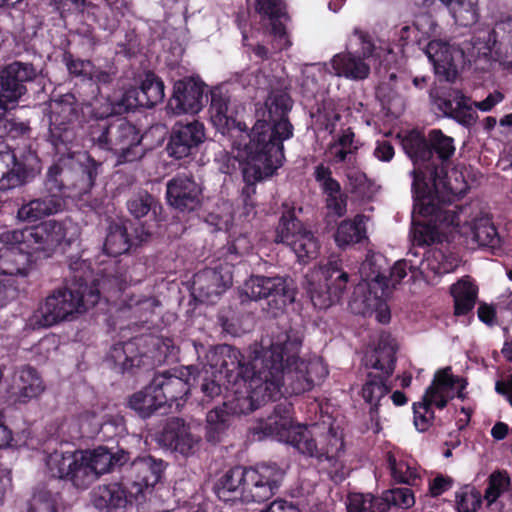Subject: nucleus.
I'll use <instances>...</instances> for the list:
<instances>
[{"label": "nucleus", "mask_w": 512, "mask_h": 512, "mask_svg": "<svg viewBox=\"0 0 512 512\" xmlns=\"http://www.w3.org/2000/svg\"><path fill=\"white\" fill-rule=\"evenodd\" d=\"M258 89L270 90L264 107L257 110V120L251 131L237 121L236 108L230 98L216 88L211 91L209 108L213 126L231 143L234 158L242 166L246 187L243 194L255 192V183L270 177L282 165L283 142L293 135V127L287 119L292 102L286 92L288 83L281 77H266L260 73L250 83Z\"/></svg>", "instance_id": "1"}, {"label": "nucleus", "mask_w": 512, "mask_h": 512, "mask_svg": "<svg viewBox=\"0 0 512 512\" xmlns=\"http://www.w3.org/2000/svg\"><path fill=\"white\" fill-rule=\"evenodd\" d=\"M428 138L429 144L421 133L410 131L402 139L403 149L414 164L411 175L415 200L411 224H423L420 218L426 219L438 213L445 215L441 224H458L461 221L460 214L470 218L464 224L490 221L488 209L480 202H474L470 207H461L459 211H456V207L444 211L439 208L438 204L444 200L445 192H454L445 179L443 165L454 155L455 145L452 137L438 129L431 130Z\"/></svg>", "instance_id": "2"}, {"label": "nucleus", "mask_w": 512, "mask_h": 512, "mask_svg": "<svg viewBox=\"0 0 512 512\" xmlns=\"http://www.w3.org/2000/svg\"><path fill=\"white\" fill-rule=\"evenodd\" d=\"M306 426H294L291 417V405L280 403L274 406L273 413L261 419L253 427V433L262 436H274L285 440L300 454L316 460L321 469L335 483L342 482L349 474L345 464V445L342 435L330 427L326 433L317 434Z\"/></svg>", "instance_id": "3"}, {"label": "nucleus", "mask_w": 512, "mask_h": 512, "mask_svg": "<svg viewBox=\"0 0 512 512\" xmlns=\"http://www.w3.org/2000/svg\"><path fill=\"white\" fill-rule=\"evenodd\" d=\"M302 332L285 323L279 327L268 348L255 353L256 359L271 356L267 363V382L277 386L275 400L285 395H299L322 384L329 371L320 357L299 358Z\"/></svg>", "instance_id": "4"}, {"label": "nucleus", "mask_w": 512, "mask_h": 512, "mask_svg": "<svg viewBox=\"0 0 512 512\" xmlns=\"http://www.w3.org/2000/svg\"><path fill=\"white\" fill-rule=\"evenodd\" d=\"M98 285L88 263L71 262L64 285L45 298L29 316L26 326L32 330L48 328L94 307L100 300Z\"/></svg>", "instance_id": "5"}, {"label": "nucleus", "mask_w": 512, "mask_h": 512, "mask_svg": "<svg viewBox=\"0 0 512 512\" xmlns=\"http://www.w3.org/2000/svg\"><path fill=\"white\" fill-rule=\"evenodd\" d=\"M360 45V52L350 50L335 54L329 63H315L306 65L303 71L305 80L303 86L314 94L316 83L314 77L319 74L323 79L326 76L344 77L352 81H362L368 78L371 71V62L382 63L391 50L387 44L371 37L361 30L354 28L352 37L348 40L347 48H352L353 43Z\"/></svg>", "instance_id": "6"}, {"label": "nucleus", "mask_w": 512, "mask_h": 512, "mask_svg": "<svg viewBox=\"0 0 512 512\" xmlns=\"http://www.w3.org/2000/svg\"><path fill=\"white\" fill-rule=\"evenodd\" d=\"M64 241V226H24L2 233L0 242V274L26 278L34 268L33 253L47 256Z\"/></svg>", "instance_id": "7"}, {"label": "nucleus", "mask_w": 512, "mask_h": 512, "mask_svg": "<svg viewBox=\"0 0 512 512\" xmlns=\"http://www.w3.org/2000/svg\"><path fill=\"white\" fill-rule=\"evenodd\" d=\"M271 356H264L263 359L253 357V374L250 378L243 380L246 388L245 394L235 393L232 400L223 402L207 413L206 417V440L211 443L220 442L222 435L229 426L231 415L248 414L259 408L269 400H275L277 386L267 382V363Z\"/></svg>", "instance_id": "8"}, {"label": "nucleus", "mask_w": 512, "mask_h": 512, "mask_svg": "<svg viewBox=\"0 0 512 512\" xmlns=\"http://www.w3.org/2000/svg\"><path fill=\"white\" fill-rule=\"evenodd\" d=\"M284 472L275 463H264L252 468L236 466L221 474L213 484V491L223 502H264L278 490Z\"/></svg>", "instance_id": "9"}, {"label": "nucleus", "mask_w": 512, "mask_h": 512, "mask_svg": "<svg viewBox=\"0 0 512 512\" xmlns=\"http://www.w3.org/2000/svg\"><path fill=\"white\" fill-rule=\"evenodd\" d=\"M463 378L454 376L451 367H445L435 373L431 385L426 389L421 401L413 404L414 425L420 432L428 430L434 420L432 405L438 409L447 406L454 397L464 398L463 390L466 387Z\"/></svg>", "instance_id": "10"}, {"label": "nucleus", "mask_w": 512, "mask_h": 512, "mask_svg": "<svg viewBox=\"0 0 512 512\" xmlns=\"http://www.w3.org/2000/svg\"><path fill=\"white\" fill-rule=\"evenodd\" d=\"M389 263L380 252L369 248L360 266L362 281L353 291V301L350 306L355 312H363L364 307L376 306L388 296Z\"/></svg>", "instance_id": "11"}, {"label": "nucleus", "mask_w": 512, "mask_h": 512, "mask_svg": "<svg viewBox=\"0 0 512 512\" xmlns=\"http://www.w3.org/2000/svg\"><path fill=\"white\" fill-rule=\"evenodd\" d=\"M349 275L339 258H330L322 267L307 273L302 283L314 307L326 309L337 303L346 289Z\"/></svg>", "instance_id": "12"}, {"label": "nucleus", "mask_w": 512, "mask_h": 512, "mask_svg": "<svg viewBox=\"0 0 512 512\" xmlns=\"http://www.w3.org/2000/svg\"><path fill=\"white\" fill-rule=\"evenodd\" d=\"M256 9L260 14L269 17L271 29L265 32L253 31L250 36L244 33V45L260 59H267L269 54L268 49L259 43L260 35L270 39L274 51L289 49L292 42L285 26L280 21L286 16L283 0H256Z\"/></svg>", "instance_id": "13"}, {"label": "nucleus", "mask_w": 512, "mask_h": 512, "mask_svg": "<svg viewBox=\"0 0 512 512\" xmlns=\"http://www.w3.org/2000/svg\"><path fill=\"white\" fill-rule=\"evenodd\" d=\"M97 128L101 133L96 137L93 132V140H96L101 148L117 155L118 163L132 162L142 157L141 136L135 126L125 119L117 118L108 126L98 124Z\"/></svg>", "instance_id": "14"}, {"label": "nucleus", "mask_w": 512, "mask_h": 512, "mask_svg": "<svg viewBox=\"0 0 512 512\" xmlns=\"http://www.w3.org/2000/svg\"><path fill=\"white\" fill-rule=\"evenodd\" d=\"M41 172L35 152L6 149L0 151V190L7 191L32 181Z\"/></svg>", "instance_id": "15"}, {"label": "nucleus", "mask_w": 512, "mask_h": 512, "mask_svg": "<svg viewBox=\"0 0 512 512\" xmlns=\"http://www.w3.org/2000/svg\"><path fill=\"white\" fill-rule=\"evenodd\" d=\"M207 365L211 374H216L229 384L237 385L253 374V359L246 363L240 350L229 344L211 347L206 353Z\"/></svg>", "instance_id": "16"}, {"label": "nucleus", "mask_w": 512, "mask_h": 512, "mask_svg": "<svg viewBox=\"0 0 512 512\" xmlns=\"http://www.w3.org/2000/svg\"><path fill=\"white\" fill-rule=\"evenodd\" d=\"M503 99L504 95L497 90L490 93L483 101L478 102L472 101L460 90H454L448 98L439 99L438 106L447 117L454 119L463 126L470 127L476 123L478 118L475 109L489 112Z\"/></svg>", "instance_id": "17"}, {"label": "nucleus", "mask_w": 512, "mask_h": 512, "mask_svg": "<svg viewBox=\"0 0 512 512\" xmlns=\"http://www.w3.org/2000/svg\"><path fill=\"white\" fill-rule=\"evenodd\" d=\"M164 84L162 80L152 72H147L141 79L140 90L135 88L127 90L118 102H109L103 111L96 112L97 118H105L115 113L118 109L132 110L141 107H153L164 99Z\"/></svg>", "instance_id": "18"}, {"label": "nucleus", "mask_w": 512, "mask_h": 512, "mask_svg": "<svg viewBox=\"0 0 512 512\" xmlns=\"http://www.w3.org/2000/svg\"><path fill=\"white\" fill-rule=\"evenodd\" d=\"M324 110L319 117L322 118L325 129L331 134H335L334 141L326 151L327 157L335 163L348 161L357 151L360 143L355 139V134L350 127H343V116L340 111L334 109L331 102L325 103Z\"/></svg>", "instance_id": "19"}, {"label": "nucleus", "mask_w": 512, "mask_h": 512, "mask_svg": "<svg viewBox=\"0 0 512 512\" xmlns=\"http://www.w3.org/2000/svg\"><path fill=\"white\" fill-rule=\"evenodd\" d=\"M83 467L78 478L85 483L86 488L96 481L101 475L113 471L117 467L126 464L129 453L120 448H107L99 446L93 450H82Z\"/></svg>", "instance_id": "20"}, {"label": "nucleus", "mask_w": 512, "mask_h": 512, "mask_svg": "<svg viewBox=\"0 0 512 512\" xmlns=\"http://www.w3.org/2000/svg\"><path fill=\"white\" fill-rule=\"evenodd\" d=\"M244 293L254 301L267 299L276 310H283L295 300L294 290L279 276H252L244 284Z\"/></svg>", "instance_id": "21"}, {"label": "nucleus", "mask_w": 512, "mask_h": 512, "mask_svg": "<svg viewBox=\"0 0 512 512\" xmlns=\"http://www.w3.org/2000/svg\"><path fill=\"white\" fill-rule=\"evenodd\" d=\"M49 132L54 145H67L74 139L72 123L77 118L76 100L74 95L65 94L59 99L51 100L47 105Z\"/></svg>", "instance_id": "22"}, {"label": "nucleus", "mask_w": 512, "mask_h": 512, "mask_svg": "<svg viewBox=\"0 0 512 512\" xmlns=\"http://www.w3.org/2000/svg\"><path fill=\"white\" fill-rule=\"evenodd\" d=\"M157 442L161 447L189 457L199 451L201 437L192 433L190 426L183 419L172 417L167 420L157 436Z\"/></svg>", "instance_id": "23"}, {"label": "nucleus", "mask_w": 512, "mask_h": 512, "mask_svg": "<svg viewBox=\"0 0 512 512\" xmlns=\"http://www.w3.org/2000/svg\"><path fill=\"white\" fill-rule=\"evenodd\" d=\"M232 282V266L224 263L196 273L193 279V289L201 301L214 303L232 285Z\"/></svg>", "instance_id": "24"}, {"label": "nucleus", "mask_w": 512, "mask_h": 512, "mask_svg": "<svg viewBox=\"0 0 512 512\" xmlns=\"http://www.w3.org/2000/svg\"><path fill=\"white\" fill-rule=\"evenodd\" d=\"M205 90L206 86L203 83L193 79L177 81L167 104L168 112L174 115L197 114L207 100Z\"/></svg>", "instance_id": "25"}, {"label": "nucleus", "mask_w": 512, "mask_h": 512, "mask_svg": "<svg viewBox=\"0 0 512 512\" xmlns=\"http://www.w3.org/2000/svg\"><path fill=\"white\" fill-rule=\"evenodd\" d=\"M167 464L152 455L136 457L129 465V478L132 480V488L135 489V498L144 496L160 482Z\"/></svg>", "instance_id": "26"}, {"label": "nucleus", "mask_w": 512, "mask_h": 512, "mask_svg": "<svg viewBox=\"0 0 512 512\" xmlns=\"http://www.w3.org/2000/svg\"><path fill=\"white\" fill-rule=\"evenodd\" d=\"M274 242L290 246L298 260L303 263L318 255V241L304 226H277Z\"/></svg>", "instance_id": "27"}, {"label": "nucleus", "mask_w": 512, "mask_h": 512, "mask_svg": "<svg viewBox=\"0 0 512 512\" xmlns=\"http://www.w3.org/2000/svg\"><path fill=\"white\" fill-rule=\"evenodd\" d=\"M82 450L59 451L55 450L46 458V466L50 475L54 478L70 481L78 489H85V483H81L78 474L83 467Z\"/></svg>", "instance_id": "28"}, {"label": "nucleus", "mask_w": 512, "mask_h": 512, "mask_svg": "<svg viewBox=\"0 0 512 512\" xmlns=\"http://www.w3.org/2000/svg\"><path fill=\"white\" fill-rule=\"evenodd\" d=\"M184 370L172 369L154 372L150 383L159 399L165 405L184 398L189 390L188 379Z\"/></svg>", "instance_id": "29"}, {"label": "nucleus", "mask_w": 512, "mask_h": 512, "mask_svg": "<svg viewBox=\"0 0 512 512\" xmlns=\"http://www.w3.org/2000/svg\"><path fill=\"white\" fill-rule=\"evenodd\" d=\"M423 51L434 67L436 74L451 80L456 75L457 63L463 59L462 49L442 40H430Z\"/></svg>", "instance_id": "30"}, {"label": "nucleus", "mask_w": 512, "mask_h": 512, "mask_svg": "<svg viewBox=\"0 0 512 512\" xmlns=\"http://www.w3.org/2000/svg\"><path fill=\"white\" fill-rule=\"evenodd\" d=\"M205 137L204 125L199 121L176 124L168 143V152L177 159L185 158L204 142Z\"/></svg>", "instance_id": "31"}, {"label": "nucleus", "mask_w": 512, "mask_h": 512, "mask_svg": "<svg viewBox=\"0 0 512 512\" xmlns=\"http://www.w3.org/2000/svg\"><path fill=\"white\" fill-rule=\"evenodd\" d=\"M89 495L91 504L97 510L104 512H125L135 498V492L127 491L120 483L98 485Z\"/></svg>", "instance_id": "32"}, {"label": "nucleus", "mask_w": 512, "mask_h": 512, "mask_svg": "<svg viewBox=\"0 0 512 512\" xmlns=\"http://www.w3.org/2000/svg\"><path fill=\"white\" fill-rule=\"evenodd\" d=\"M167 201L180 211H192L200 204L201 188L188 176H177L167 183Z\"/></svg>", "instance_id": "33"}, {"label": "nucleus", "mask_w": 512, "mask_h": 512, "mask_svg": "<svg viewBox=\"0 0 512 512\" xmlns=\"http://www.w3.org/2000/svg\"><path fill=\"white\" fill-rule=\"evenodd\" d=\"M396 351L395 339L388 333H381L377 346L366 352L364 365L374 372L391 377L395 369Z\"/></svg>", "instance_id": "34"}, {"label": "nucleus", "mask_w": 512, "mask_h": 512, "mask_svg": "<svg viewBox=\"0 0 512 512\" xmlns=\"http://www.w3.org/2000/svg\"><path fill=\"white\" fill-rule=\"evenodd\" d=\"M112 368L118 373H133L135 369H149L152 366L151 357L141 354L135 342L115 344L109 353Z\"/></svg>", "instance_id": "35"}, {"label": "nucleus", "mask_w": 512, "mask_h": 512, "mask_svg": "<svg viewBox=\"0 0 512 512\" xmlns=\"http://www.w3.org/2000/svg\"><path fill=\"white\" fill-rule=\"evenodd\" d=\"M390 376L379 374L378 372L369 371L366 380L362 386V397L370 404V416L372 421H376L378 426V412L382 401L389 402L387 395L390 393L392 386L389 382ZM379 431V427L376 428Z\"/></svg>", "instance_id": "36"}, {"label": "nucleus", "mask_w": 512, "mask_h": 512, "mask_svg": "<svg viewBox=\"0 0 512 512\" xmlns=\"http://www.w3.org/2000/svg\"><path fill=\"white\" fill-rule=\"evenodd\" d=\"M136 233L134 239L130 237L127 226H110L109 232L105 238L104 251L107 255L117 257L126 253L131 245L145 241L149 233L145 231V226H130Z\"/></svg>", "instance_id": "37"}, {"label": "nucleus", "mask_w": 512, "mask_h": 512, "mask_svg": "<svg viewBox=\"0 0 512 512\" xmlns=\"http://www.w3.org/2000/svg\"><path fill=\"white\" fill-rule=\"evenodd\" d=\"M12 389V395L16 402L27 403L44 391V385L37 371L30 366H26L16 374Z\"/></svg>", "instance_id": "38"}, {"label": "nucleus", "mask_w": 512, "mask_h": 512, "mask_svg": "<svg viewBox=\"0 0 512 512\" xmlns=\"http://www.w3.org/2000/svg\"><path fill=\"white\" fill-rule=\"evenodd\" d=\"M62 199L53 194L43 199H35L24 204L18 210V219L22 222H37L62 210Z\"/></svg>", "instance_id": "39"}, {"label": "nucleus", "mask_w": 512, "mask_h": 512, "mask_svg": "<svg viewBox=\"0 0 512 512\" xmlns=\"http://www.w3.org/2000/svg\"><path fill=\"white\" fill-rule=\"evenodd\" d=\"M127 405L141 418H148L164 406L149 382L140 391L128 397Z\"/></svg>", "instance_id": "40"}, {"label": "nucleus", "mask_w": 512, "mask_h": 512, "mask_svg": "<svg viewBox=\"0 0 512 512\" xmlns=\"http://www.w3.org/2000/svg\"><path fill=\"white\" fill-rule=\"evenodd\" d=\"M64 62L71 75L83 80H89L94 84H107L112 80L108 72L96 68L89 60L74 59L68 54L64 56Z\"/></svg>", "instance_id": "41"}, {"label": "nucleus", "mask_w": 512, "mask_h": 512, "mask_svg": "<svg viewBox=\"0 0 512 512\" xmlns=\"http://www.w3.org/2000/svg\"><path fill=\"white\" fill-rule=\"evenodd\" d=\"M448 228L449 226H412L410 236L413 244L417 246L449 243L453 235Z\"/></svg>", "instance_id": "42"}, {"label": "nucleus", "mask_w": 512, "mask_h": 512, "mask_svg": "<svg viewBox=\"0 0 512 512\" xmlns=\"http://www.w3.org/2000/svg\"><path fill=\"white\" fill-rule=\"evenodd\" d=\"M454 298L455 315H466L475 306L477 287L467 280H460L450 288Z\"/></svg>", "instance_id": "43"}, {"label": "nucleus", "mask_w": 512, "mask_h": 512, "mask_svg": "<svg viewBox=\"0 0 512 512\" xmlns=\"http://www.w3.org/2000/svg\"><path fill=\"white\" fill-rule=\"evenodd\" d=\"M511 486V478L505 470H495L487 478V487L484 491L483 498L487 502V506L495 503L503 493Z\"/></svg>", "instance_id": "44"}, {"label": "nucleus", "mask_w": 512, "mask_h": 512, "mask_svg": "<svg viewBox=\"0 0 512 512\" xmlns=\"http://www.w3.org/2000/svg\"><path fill=\"white\" fill-rule=\"evenodd\" d=\"M384 505L372 494L352 493L348 496L347 512H385Z\"/></svg>", "instance_id": "45"}, {"label": "nucleus", "mask_w": 512, "mask_h": 512, "mask_svg": "<svg viewBox=\"0 0 512 512\" xmlns=\"http://www.w3.org/2000/svg\"><path fill=\"white\" fill-rule=\"evenodd\" d=\"M379 498L380 501L385 504V512H388L391 506L408 509L415 503L414 494L412 490L407 487L386 490Z\"/></svg>", "instance_id": "46"}, {"label": "nucleus", "mask_w": 512, "mask_h": 512, "mask_svg": "<svg viewBox=\"0 0 512 512\" xmlns=\"http://www.w3.org/2000/svg\"><path fill=\"white\" fill-rule=\"evenodd\" d=\"M334 238L339 247L362 242H365L367 245L370 244L365 226H337Z\"/></svg>", "instance_id": "47"}, {"label": "nucleus", "mask_w": 512, "mask_h": 512, "mask_svg": "<svg viewBox=\"0 0 512 512\" xmlns=\"http://www.w3.org/2000/svg\"><path fill=\"white\" fill-rule=\"evenodd\" d=\"M472 240L479 246L488 247L492 250L501 246V236L496 226H469Z\"/></svg>", "instance_id": "48"}, {"label": "nucleus", "mask_w": 512, "mask_h": 512, "mask_svg": "<svg viewBox=\"0 0 512 512\" xmlns=\"http://www.w3.org/2000/svg\"><path fill=\"white\" fill-rule=\"evenodd\" d=\"M347 180L349 191L358 197L370 198L375 193L373 183L361 171L350 170L347 173Z\"/></svg>", "instance_id": "49"}, {"label": "nucleus", "mask_w": 512, "mask_h": 512, "mask_svg": "<svg viewBox=\"0 0 512 512\" xmlns=\"http://www.w3.org/2000/svg\"><path fill=\"white\" fill-rule=\"evenodd\" d=\"M421 264L422 259L416 261L410 258H405L396 261L392 267L389 266V270L387 272L388 294L390 293V286L395 287L407 275V269L414 273L419 269Z\"/></svg>", "instance_id": "50"}, {"label": "nucleus", "mask_w": 512, "mask_h": 512, "mask_svg": "<svg viewBox=\"0 0 512 512\" xmlns=\"http://www.w3.org/2000/svg\"><path fill=\"white\" fill-rule=\"evenodd\" d=\"M37 73L38 71L32 64L14 62L6 67L2 75L13 82H16L18 85H23V82L33 80Z\"/></svg>", "instance_id": "51"}, {"label": "nucleus", "mask_w": 512, "mask_h": 512, "mask_svg": "<svg viewBox=\"0 0 512 512\" xmlns=\"http://www.w3.org/2000/svg\"><path fill=\"white\" fill-rule=\"evenodd\" d=\"M161 209V206L156 203L155 199L147 193L140 194L128 202V210L136 219L142 218L150 211L156 215L157 210Z\"/></svg>", "instance_id": "52"}, {"label": "nucleus", "mask_w": 512, "mask_h": 512, "mask_svg": "<svg viewBox=\"0 0 512 512\" xmlns=\"http://www.w3.org/2000/svg\"><path fill=\"white\" fill-rule=\"evenodd\" d=\"M223 380V378H220V376L216 374H211V377L206 375L202 378L200 383V391L202 393V397L200 402L203 405L208 404L222 396V386L224 385Z\"/></svg>", "instance_id": "53"}, {"label": "nucleus", "mask_w": 512, "mask_h": 512, "mask_svg": "<svg viewBox=\"0 0 512 512\" xmlns=\"http://www.w3.org/2000/svg\"><path fill=\"white\" fill-rule=\"evenodd\" d=\"M415 42L419 45L439 34V27L430 15H420L414 22Z\"/></svg>", "instance_id": "54"}, {"label": "nucleus", "mask_w": 512, "mask_h": 512, "mask_svg": "<svg viewBox=\"0 0 512 512\" xmlns=\"http://www.w3.org/2000/svg\"><path fill=\"white\" fill-rule=\"evenodd\" d=\"M26 512H57L52 494L45 490L35 492L27 503Z\"/></svg>", "instance_id": "55"}, {"label": "nucleus", "mask_w": 512, "mask_h": 512, "mask_svg": "<svg viewBox=\"0 0 512 512\" xmlns=\"http://www.w3.org/2000/svg\"><path fill=\"white\" fill-rule=\"evenodd\" d=\"M28 132L29 126L23 121L5 119L4 117L0 120V137L18 138L26 135Z\"/></svg>", "instance_id": "56"}, {"label": "nucleus", "mask_w": 512, "mask_h": 512, "mask_svg": "<svg viewBox=\"0 0 512 512\" xmlns=\"http://www.w3.org/2000/svg\"><path fill=\"white\" fill-rule=\"evenodd\" d=\"M157 306V301L151 297H144L138 300L131 299L128 303L129 309L135 316L143 317L154 312Z\"/></svg>", "instance_id": "57"}, {"label": "nucleus", "mask_w": 512, "mask_h": 512, "mask_svg": "<svg viewBox=\"0 0 512 512\" xmlns=\"http://www.w3.org/2000/svg\"><path fill=\"white\" fill-rule=\"evenodd\" d=\"M77 161L81 163L84 167V173L87 178V186L91 187L95 178L98 175L99 163H97L94 159H92L88 154L81 153L77 156Z\"/></svg>", "instance_id": "58"}, {"label": "nucleus", "mask_w": 512, "mask_h": 512, "mask_svg": "<svg viewBox=\"0 0 512 512\" xmlns=\"http://www.w3.org/2000/svg\"><path fill=\"white\" fill-rule=\"evenodd\" d=\"M377 96L380 98L383 108L391 115L398 116L404 110V101L400 96L394 95L391 98H384L381 90L377 92Z\"/></svg>", "instance_id": "59"}, {"label": "nucleus", "mask_w": 512, "mask_h": 512, "mask_svg": "<svg viewBox=\"0 0 512 512\" xmlns=\"http://www.w3.org/2000/svg\"><path fill=\"white\" fill-rule=\"evenodd\" d=\"M327 208L330 213L340 217L346 212V197L341 192L336 195L327 197Z\"/></svg>", "instance_id": "60"}, {"label": "nucleus", "mask_w": 512, "mask_h": 512, "mask_svg": "<svg viewBox=\"0 0 512 512\" xmlns=\"http://www.w3.org/2000/svg\"><path fill=\"white\" fill-rule=\"evenodd\" d=\"M374 155L380 161L389 162L394 157V148L389 142L378 140L374 149Z\"/></svg>", "instance_id": "61"}, {"label": "nucleus", "mask_w": 512, "mask_h": 512, "mask_svg": "<svg viewBox=\"0 0 512 512\" xmlns=\"http://www.w3.org/2000/svg\"><path fill=\"white\" fill-rule=\"evenodd\" d=\"M62 170L59 165H52L47 172V181L46 186L50 192L61 191L63 185L60 181H58V176H60Z\"/></svg>", "instance_id": "62"}, {"label": "nucleus", "mask_w": 512, "mask_h": 512, "mask_svg": "<svg viewBox=\"0 0 512 512\" xmlns=\"http://www.w3.org/2000/svg\"><path fill=\"white\" fill-rule=\"evenodd\" d=\"M478 317L485 324L492 326L495 323L496 311L492 305L481 303L478 307Z\"/></svg>", "instance_id": "63"}, {"label": "nucleus", "mask_w": 512, "mask_h": 512, "mask_svg": "<svg viewBox=\"0 0 512 512\" xmlns=\"http://www.w3.org/2000/svg\"><path fill=\"white\" fill-rule=\"evenodd\" d=\"M495 391L507 398L512 406V375L506 381L499 380L495 384Z\"/></svg>", "instance_id": "64"}]
</instances>
